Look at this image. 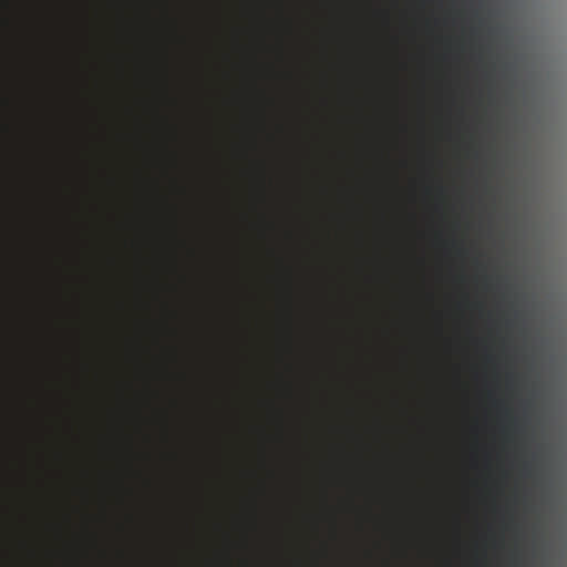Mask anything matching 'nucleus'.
Listing matches in <instances>:
<instances>
[{"label":"nucleus","mask_w":567,"mask_h":567,"mask_svg":"<svg viewBox=\"0 0 567 567\" xmlns=\"http://www.w3.org/2000/svg\"><path fill=\"white\" fill-rule=\"evenodd\" d=\"M28 550H29V554L34 557V549L33 547H31L29 544H28Z\"/></svg>","instance_id":"1"}]
</instances>
